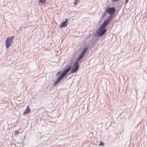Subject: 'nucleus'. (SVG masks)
I'll list each match as a JSON object with an SVG mask.
<instances>
[{"instance_id":"1","label":"nucleus","mask_w":147,"mask_h":147,"mask_svg":"<svg viewBox=\"0 0 147 147\" xmlns=\"http://www.w3.org/2000/svg\"><path fill=\"white\" fill-rule=\"evenodd\" d=\"M109 22L105 20L97 31L96 33L99 36H101L104 35L107 32V30L105 28Z\"/></svg>"},{"instance_id":"2","label":"nucleus","mask_w":147,"mask_h":147,"mask_svg":"<svg viewBox=\"0 0 147 147\" xmlns=\"http://www.w3.org/2000/svg\"><path fill=\"white\" fill-rule=\"evenodd\" d=\"M71 66L70 65L67 69L63 71L62 73L60 75L56 80L54 82V86H56L58 84L60 81L65 76L67 73L69 71L71 68Z\"/></svg>"},{"instance_id":"3","label":"nucleus","mask_w":147,"mask_h":147,"mask_svg":"<svg viewBox=\"0 0 147 147\" xmlns=\"http://www.w3.org/2000/svg\"><path fill=\"white\" fill-rule=\"evenodd\" d=\"M116 10L115 8L114 7L106 8L105 11L109 14L110 15V16L105 20L110 22L114 17V14L116 11Z\"/></svg>"},{"instance_id":"4","label":"nucleus","mask_w":147,"mask_h":147,"mask_svg":"<svg viewBox=\"0 0 147 147\" xmlns=\"http://www.w3.org/2000/svg\"><path fill=\"white\" fill-rule=\"evenodd\" d=\"M14 38V36H11L7 38L5 42L6 47L7 48H9L12 45Z\"/></svg>"},{"instance_id":"5","label":"nucleus","mask_w":147,"mask_h":147,"mask_svg":"<svg viewBox=\"0 0 147 147\" xmlns=\"http://www.w3.org/2000/svg\"><path fill=\"white\" fill-rule=\"evenodd\" d=\"M65 21L63 22L61 24L60 26L61 28L67 26L68 21V19L65 18Z\"/></svg>"},{"instance_id":"6","label":"nucleus","mask_w":147,"mask_h":147,"mask_svg":"<svg viewBox=\"0 0 147 147\" xmlns=\"http://www.w3.org/2000/svg\"><path fill=\"white\" fill-rule=\"evenodd\" d=\"M31 111V109H30L29 106L27 107L26 108L23 113V114L25 115L26 114H29Z\"/></svg>"},{"instance_id":"7","label":"nucleus","mask_w":147,"mask_h":147,"mask_svg":"<svg viewBox=\"0 0 147 147\" xmlns=\"http://www.w3.org/2000/svg\"><path fill=\"white\" fill-rule=\"evenodd\" d=\"M88 49V48L86 47H85L82 52V53H81V54H82V55H83L84 56L86 52L87 51Z\"/></svg>"},{"instance_id":"8","label":"nucleus","mask_w":147,"mask_h":147,"mask_svg":"<svg viewBox=\"0 0 147 147\" xmlns=\"http://www.w3.org/2000/svg\"><path fill=\"white\" fill-rule=\"evenodd\" d=\"M78 70V69H76L75 68H74V67H73L71 71V73H74L76 71Z\"/></svg>"},{"instance_id":"9","label":"nucleus","mask_w":147,"mask_h":147,"mask_svg":"<svg viewBox=\"0 0 147 147\" xmlns=\"http://www.w3.org/2000/svg\"><path fill=\"white\" fill-rule=\"evenodd\" d=\"M46 1V0H39L38 2L40 3L44 4L45 3Z\"/></svg>"},{"instance_id":"10","label":"nucleus","mask_w":147,"mask_h":147,"mask_svg":"<svg viewBox=\"0 0 147 147\" xmlns=\"http://www.w3.org/2000/svg\"><path fill=\"white\" fill-rule=\"evenodd\" d=\"M83 56L84 55H83L82 54H80V55L79 56L78 58L77 59L80 61L81 59L82 58Z\"/></svg>"},{"instance_id":"11","label":"nucleus","mask_w":147,"mask_h":147,"mask_svg":"<svg viewBox=\"0 0 147 147\" xmlns=\"http://www.w3.org/2000/svg\"><path fill=\"white\" fill-rule=\"evenodd\" d=\"M79 65L74 64L73 67L78 69Z\"/></svg>"},{"instance_id":"12","label":"nucleus","mask_w":147,"mask_h":147,"mask_svg":"<svg viewBox=\"0 0 147 147\" xmlns=\"http://www.w3.org/2000/svg\"><path fill=\"white\" fill-rule=\"evenodd\" d=\"M80 0H75L74 2V5H76L77 4L78 2Z\"/></svg>"},{"instance_id":"13","label":"nucleus","mask_w":147,"mask_h":147,"mask_svg":"<svg viewBox=\"0 0 147 147\" xmlns=\"http://www.w3.org/2000/svg\"><path fill=\"white\" fill-rule=\"evenodd\" d=\"M19 133V132H18V131H17V130H16L15 131L14 135H17Z\"/></svg>"},{"instance_id":"14","label":"nucleus","mask_w":147,"mask_h":147,"mask_svg":"<svg viewBox=\"0 0 147 147\" xmlns=\"http://www.w3.org/2000/svg\"><path fill=\"white\" fill-rule=\"evenodd\" d=\"M79 61V60H78V59H77L76 62L74 64H76V65H79V64H78V62Z\"/></svg>"},{"instance_id":"15","label":"nucleus","mask_w":147,"mask_h":147,"mask_svg":"<svg viewBox=\"0 0 147 147\" xmlns=\"http://www.w3.org/2000/svg\"><path fill=\"white\" fill-rule=\"evenodd\" d=\"M104 143H103L102 142L100 141V143L99 145V146H103V145Z\"/></svg>"},{"instance_id":"16","label":"nucleus","mask_w":147,"mask_h":147,"mask_svg":"<svg viewBox=\"0 0 147 147\" xmlns=\"http://www.w3.org/2000/svg\"><path fill=\"white\" fill-rule=\"evenodd\" d=\"M128 0H125V1L124 2L125 4L127 3L128 2Z\"/></svg>"},{"instance_id":"17","label":"nucleus","mask_w":147,"mask_h":147,"mask_svg":"<svg viewBox=\"0 0 147 147\" xmlns=\"http://www.w3.org/2000/svg\"><path fill=\"white\" fill-rule=\"evenodd\" d=\"M107 13V11H106V12H104L103 14V16H105V15Z\"/></svg>"},{"instance_id":"18","label":"nucleus","mask_w":147,"mask_h":147,"mask_svg":"<svg viewBox=\"0 0 147 147\" xmlns=\"http://www.w3.org/2000/svg\"><path fill=\"white\" fill-rule=\"evenodd\" d=\"M112 1H119V0H112Z\"/></svg>"},{"instance_id":"19","label":"nucleus","mask_w":147,"mask_h":147,"mask_svg":"<svg viewBox=\"0 0 147 147\" xmlns=\"http://www.w3.org/2000/svg\"><path fill=\"white\" fill-rule=\"evenodd\" d=\"M60 72H61V71H60V72H58V73L57 74V75H58L60 74Z\"/></svg>"}]
</instances>
